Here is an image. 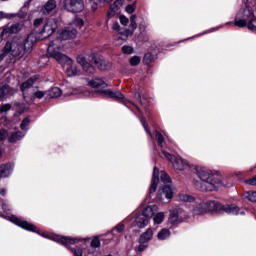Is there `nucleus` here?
<instances>
[{
  "label": "nucleus",
  "mask_w": 256,
  "mask_h": 256,
  "mask_svg": "<svg viewBox=\"0 0 256 256\" xmlns=\"http://www.w3.org/2000/svg\"><path fill=\"white\" fill-rule=\"evenodd\" d=\"M45 95H47V92H43V91L32 92V97H36V99H43Z\"/></svg>",
  "instance_id": "c03bdc74"
},
{
  "label": "nucleus",
  "mask_w": 256,
  "mask_h": 256,
  "mask_svg": "<svg viewBox=\"0 0 256 256\" xmlns=\"http://www.w3.org/2000/svg\"><path fill=\"white\" fill-rule=\"evenodd\" d=\"M76 61L78 65H81L82 69H84L86 73H90V74L95 73V68L91 64H89L87 60H85V57L78 56L76 58Z\"/></svg>",
  "instance_id": "b1692460"
},
{
  "label": "nucleus",
  "mask_w": 256,
  "mask_h": 256,
  "mask_svg": "<svg viewBox=\"0 0 256 256\" xmlns=\"http://www.w3.org/2000/svg\"><path fill=\"white\" fill-rule=\"evenodd\" d=\"M83 24L84 22H83V19L81 18H75L73 20V25H76L77 27H83Z\"/></svg>",
  "instance_id": "6e6d98bb"
},
{
  "label": "nucleus",
  "mask_w": 256,
  "mask_h": 256,
  "mask_svg": "<svg viewBox=\"0 0 256 256\" xmlns=\"http://www.w3.org/2000/svg\"><path fill=\"white\" fill-rule=\"evenodd\" d=\"M233 23L240 29L247 27L249 31L256 33V0H242Z\"/></svg>",
  "instance_id": "7ed1b4c3"
},
{
  "label": "nucleus",
  "mask_w": 256,
  "mask_h": 256,
  "mask_svg": "<svg viewBox=\"0 0 256 256\" xmlns=\"http://www.w3.org/2000/svg\"><path fill=\"white\" fill-rule=\"evenodd\" d=\"M152 221L154 226L161 225L165 221V212H157Z\"/></svg>",
  "instance_id": "473e14b6"
},
{
  "label": "nucleus",
  "mask_w": 256,
  "mask_h": 256,
  "mask_svg": "<svg viewBox=\"0 0 256 256\" xmlns=\"http://www.w3.org/2000/svg\"><path fill=\"white\" fill-rule=\"evenodd\" d=\"M125 231V226L123 224H118L112 229V235H117V233H123Z\"/></svg>",
  "instance_id": "a19ab883"
},
{
  "label": "nucleus",
  "mask_w": 256,
  "mask_h": 256,
  "mask_svg": "<svg viewBox=\"0 0 256 256\" xmlns=\"http://www.w3.org/2000/svg\"><path fill=\"white\" fill-rule=\"evenodd\" d=\"M35 81H37V76L31 77L21 84L20 91H22L24 99H33V85Z\"/></svg>",
  "instance_id": "ddd939ff"
},
{
  "label": "nucleus",
  "mask_w": 256,
  "mask_h": 256,
  "mask_svg": "<svg viewBox=\"0 0 256 256\" xmlns=\"http://www.w3.org/2000/svg\"><path fill=\"white\" fill-rule=\"evenodd\" d=\"M157 211H159V207L157 205H149L146 206L143 211H142V215L146 218V219H151L154 217V215L157 213Z\"/></svg>",
  "instance_id": "393cba45"
},
{
  "label": "nucleus",
  "mask_w": 256,
  "mask_h": 256,
  "mask_svg": "<svg viewBox=\"0 0 256 256\" xmlns=\"http://www.w3.org/2000/svg\"><path fill=\"white\" fill-rule=\"evenodd\" d=\"M27 53L25 48V38L14 37L11 42H7L0 54V61H3L5 57H23Z\"/></svg>",
  "instance_id": "423d86ee"
},
{
  "label": "nucleus",
  "mask_w": 256,
  "mask_h": 256,
  "mask_svg": "<svg viewBox=\"0 0 256 256\" xmlns=\"http://www.w3.org/2000/svg\"><path fill=\"white\" fill-rule=\"evenodd\" d=\"M245 185H250L252 187H256V176H254L253 178L244 180Z\"/></svg>",
  "instance_id": "09e8293b"
},
{
  "label": "nucleus",
  "mask_w": 256,
  "mask_h": 256,
  "mask_svg": "<svg viewBox=\"0 0 256 256\" xmlns=\"http://www.w3.org/2000/svg\"><path fill=\"white\" fill-rule=\"evenodd\" d=\"M77 37V29L66 27L58 31L54 40L48 46L47 57L61 55L66 49L67 41Z\"/></svg>",
  "instance_id": "20e7f679"
},
{
  "label": "nucleus",
  "mask_w": 256,
  "mask_h": 256,
  "mask_svg": "<svg viewBox=\"0 0 256 256\" xmlns=\"http://www.w3.org/2000/svg\"><path fill=\"white\" fill-rule=\"evenodd\" d=\"M2 209H3L4 213H7V211H11V206L9 205V203L3 202Z\"/></svg>",
  "instance_id": "13d9d810"
},
{
  "label": "nucleus",
  "mask_w": 256,
  "mask_h": 256,
  "mask_svg": "<svg viewBox=\"0 0 256 256\" xmlns=\"http://www.w3.org/2000/svg\"><path fill=\"white\" fill-rule=\"evenodd\" d=\"M158 241H167L171 238V230L169 228H162L156 235Z\"/></svg>",
  "instance_id": "c85d7f7f"
},
{
  "label": "nucleus",
  "mask_w": 256,
  "mask_h": 256,
  "mask_svg": "<svg viewBox=\"0 0 256 256\" xmlns=\"http://www.w3.org/2000/svg\"><path fill=\"white\" fill-rule=\"evenodd\" d=\"M14 169L15 164L11 162L0 165V177H10V175L13 174Z\"/></svg>",
  "instance_id": "412c9836"
},
{
  "label": "nucleus",
  "mask_w": 256,
  "mask_h": 256,
  "mask_svg": "<svg viewBox=\"0 0 256 256\" xmlns=\"http://www.w3.org/2000/svg\"><path fill=\"white\" fill-rule=\"evenodd\" d=\"M131 35H133V30L125 29L120 31V33L116 34L114 37L116 45H123Z\"/></svg>",
  "instance_id": "a211bd4d"
},
{
  "label": "nucleus",
  "mask_w": 256,
  "mask_h": 256,
  "mask_svg": "<svg viewBox=\"0 0 256 256\" xmlns=\"http://www.w3.org/2000/svg\"><path fill=\"white\" fill-rule=\"evenodd\" d=\"M3 217L4 219H7V221L14 223V225H17V227L25 229V231L37 233L41 237H44V239H49L50 241H54L59 245H63V247H66V249H69L71 251L73 256H83L85 255V253H87V250L85 251V247H87V243L91 241V238L89 237H69L58 235L55 233L40 232L33 223H30L27 220H23L15 215L8 214Z\"/></svg>",
  "instance_id": "f257e3e1"
},
{
  "label": "nucleus",
  "mask_w": 256,
  "mask_h": 256,
  "mask_svg": "<svg viewBox=\"0 0 256 256\" xmlns=\"http://www.w3.org/2000/svg\"><path fill=\"white\" fill-rule=\"evenodd\" d=\"M168 223L172 225V227H175V225H179L180 223H183L182 219L175 215V213L170 212V216L168 218Z\"/></svg>",
  "instance_id": "72a5a7b5"
},
{
  "label": "nucleus",
  "mask_w": 256,
  "mask_h": 256,
  "mask_svg": "<svg viewBox=\"0 0 256 256\" xmlns=\"http://www.w3.org/2000/svg\"><path fill=\"white\" fill-rule=\"evenodd\" d=\"M135 99H137L138 101H141V94H139V92H136L134 95Z\"/></svg>",
  "instance_id": "0e129e2a"
},
{
  "label": "nucleus",
  "mask_w": 256,
  "mask_h": 256,
  "mask_svg": "<svg viewBox=\"0 0 256 256\" xmlns=\"http://www.w3.org/2000/svg\"><path fill=\"white\" fill-rule=\"evenodd\" d=\"M22 26L20 23H14V24H7L3 31L0 34V37H5V35H13L15 33H19Z\"/></svg>",
  "instance_id": "f3484780"
},
{
  "label": "nucleus",
  "mask_w": 256,
  "mask_h": 256,
  "mask_svg": "<svg viewBox=\"0 0 256 256\" xmlns=\"http://www.w3.org/2000/svg\"><path fill=\"white\" fill-rule=\"evenodd\" d=\"M29 125H31V119H29V117H26L22 120L20 124V129H22V131H25L24 133H26L29 131Z\"/></svg>",
  "instance_id": "4c0bfd02"
},
{
  "label": "nucleus",
  "mask_w": 256,
  "mask_h": 256,
  "mask_svg": "<svg viewBox=\"0 0 256 256\" xmlns=\"http://www.w3.org/2000/svg\"><path fill=\"white\" fill-rule=\"evenodd\" d=\"M119 11V1H115L112 5H110V9L108 11V19L111 17H115V13Z\"/></svg>",
  "instance_id": "c9c22d12"
},
{
  "label": "nucleus",
  "mask_w": 256,
  "mask_h": 256,
  "mask_svg": "<svg viewBox=\"0 0 256 256\" xmlns=\"http://www.w3.org/2000/svg\"><path fill=\"white\" fill-rule=\"evenodd\" d=\"M13 17H15V14H7L0 11V19H13Z\"/></svg>",
  "instance_id": "603ef678"
},
{
  "label": "nucleus",
  "mask_w": 256,
  "mask_h": 256,
  "mask_svg": "<svg viewBox=\"0 0 256 256\" xmlns=\"http://www.w3.org/2000/svg\"><path fill=\"white\" fill-rule=\"evenodd\" d=\"M130 27L132 31H135V29H137V15H132L130 17Z\"/></svg>",
  "instance_id": "37998d69"
},
{
  "label": "nucleus",
  "mask_w": 256,
  "mask_h": 256,
  "mask_svg": "<svg viewBox=\"0 0 256 256\" xmlns=\"http://www.w3.org/2000/svg\"><path fill=\"white\" fill-rule=\"evenodd\" d=\"M153 61H155V55H153V53L148 52L144 55L143 62L145 63V65H151Z\"/></svg>",
  "instance_id": "58836bf2"
},
{
  "label": "nucleus",
  "mask_w": 256,
  "mask_h": 256,
  "mask_svg": "<svg viewBox=\"0 0 256 256\" xmlns=\"http://www.w3.org/2000/svg\"><path fill=\"white\" fill-rule=\"evenodd\" d=\"M57 31V20L56 19H48L43 24L42 29L39 31L40 39H49L51 35H53Z\"/></svg>",
  "instance_id": "9b49d317"
},
{
  "label": "nucleus",
  "mask_w": 256,
  "mask_h": 256,
  "mask_svg": "<svg viewBox=\"0 0 256 256\" xmlns=\"http://www.w3.org/2000/svg\"><path fill=\"white\" fill-rule=\"evenodd\" d=\"M191 213L195 216L207 214V208L205 207V202L197 201L192 206Z\"/></svg>",
  "instance_id": "aec40b11"
},
{
  "label": "nucleus",
  "mask_w": 256,
  "mask_h": 256,
  "mask_svg": "<svg viewBox=\"0 0 256 256\" xmlns=\"http://www.w3.org/2000/svg\"><path fill=\"white\" fill-rule=\"evenodd\" d=\"M64 7L69 13H82L85 9L84 0H64Z\"/></svg>",
  "instance_id": "f8f14e48"
},
{
  "label": "nucleus",
  "mask_w": 256,
  "mask_h": 256,
  "mask_svg": "<svg viewBox=\"0 0 256 256\" xmlns=\"http://www.w3.org/2000/svg\"><path fill=\"white\" fill-rule=\"evenodd\" d=\"M244 197L248 201H251V203H256V191L246 192Z\"/></svg>",
  "instance_id": "ea45409f"
},
{
  "label": "nucleus",
  "mask_w": 256,
  "mask_h": 256,
  "mask_svg": "<svg viewBox=\"0 0 256 256\" xmlns=\"http://www.w3.org/2000/svg\"><path fill=\"white\" fill-rule=\"evenodd\" d=\"M206 213H221V211H224V213H228V215H245V210L243 208H239L235 204H226L223 205L216 201H208L204 202Z\"/></svg>",
  "instance_id": "0eeeda50"
},
{
  "label": "nucleus",
  "mask_w": 256,
  "mask_h": 256,
  "mask_svg": "<svg viewBox=\"0 0 256 256\" xmlns=\"http://www.w3.org/2000/svg\"><path fill=\"white\" fill-rule=\"evenodd\" d=\"M43 23V18H37L34 20V26L39 27Z\"/></svg>",
  "instance_id": "052dcab7"
},
{
  "label": "nucleus",
  "mask_w": 256,
  "mask_h": 256,
  "mask_svg": "<svg viewBox=\"0 0 256 256\" xmlns=\"http://www.w3.org/2000/svg\"><path fill=\"white\" fill-rule=\"evenodd\" d=\"M99 247H101V240H99V236H94L90 242V247L86 248L84 256H99L97 252Z\"/></svg>",
  "instance_id": "2eb2a0df"
},
{
  "label": "nucleus",
  "mask_w": 256,
  "mask_h": 256,
  "mask_svg": "<svg viewBox=\"0 0 256 256\" xmlns=\"http://www.w3.org/2000/svg\"><path fill=\"white\" fill-rule=\"evenodd\" d=\"M135 9H137V6L135 5V3L129 4L126 6V12H128L129 15H131L132 13H135Z\"/></svg>",
  "instance_id": "49530a36"
},
{
  "label": "nucleus",
  "mask_w": 256,
  "mask_h": 256,
  "mask_svg": "<svg viewBox=\"0 0 256 256\" xmlns=\"http://www.w3.org/2000/svg\"><path fill=\"white\" fill-rule=\"evenodd\" d=\"M89 61L91 63H95L96 67L101 71H107V69H111V63L101 57L97 58V55L91 54L89 56Z\"/></svg>",
  "instance_id": "4468645a"
},
{
  "label": "nucleus",
  "mask_w": 256,
  "mask_h": 256,
  "mask_svg": "<svg viewBox=\"0 0 256 256\" xmlns=\"http://www.w3.org/2000/svg\"><path fill=\"white\" fill-rule=\"evenodd\" d=\"M52 58L55 59L60 65H66L68 66L66 68V74L68 77H76V75H79V70L77 69V66L73 63V60L69 58L65 54H54L52 56H47L40 59V63H43V61H48V59Z\"/></svg>",
  "instance_id": "1a4fd4ad"
},
{
  "label": "nucleus",
  "mask_w": 256,
  "mask_h": 256,
  "mask_svg": "<svg viewBox=\"0 0 256 256\" xmlns=\"http://www.w3.org/2000/svg\"><path fill=\"white\" fill-rule=\"evenodd\" d=\"M160 179L164 186L159 189L157 197L159 201L165 203L166 199V203H169L173 199V195H175V186L171 183V178L165 171L160 173Z\"/></svg>",
  "instance_id": "6e6552de"
},
{
  "label": "nucleus",
  "mask_w": 256,
  "mask_h": 256,
  "mask_svg": "<svg viewBox=\"0 0 256 256\" xmlns=\"http://www.w3.org/2000/svg\"><path fill=\"white\" fill-rule=\"evenodd\" d=\"M157 185H159V169H157V167H154L152 182L150 186V193H155L157 191Z\"/></svg>",
  "instance_id": "cd10ccee"
},
{
  "label": "nucleus",
  "mask_w": 256,
  "mask_h": 256,
  "mask_svg": "<svg viewBox=\"0 0 256 256\" xmlns=\"http://www.w3.org/2000/svg\"><path fill=\"white\" fill-rule=\"evenodd\" d=\"M101 95L104 97H109L110 99H117V101H122L124 105L127 103V99H125V96L119 91H115L113 89H105L100 90Z\"/></svg>",
  "instance_id": "dca6fc26"
},
{
  "label": "nucleus",
  "mask_w": 256,
  "mask_h": 256,
  "mask_svg": "<svg viewBox=\"0 0 256 256\" xmlns=\"http://www.w3.org/2000/svg\"><path fill=\"white\" fill-rule=\"evenodd\" d=\"M37 39V33L35 32L30 33L26 39L24 38L26 53H31V51H33V45L37 43Z\"/></svg>",
  "instance_id": "6ab92c4d"
},
{
  "label": "nucleus",
  "mask_w": 256,
  "mask_h": 256,
  "mask_svg": "<svg viewBox=\"0 0 256 256\" xmlns=\"http://www.w3.org/2000/svg\"><path fill=\"white\" fill-rule=\"evenodd\" d=\"M15 117H19V115H22V113H25V111L27 110V107L25 106V104H21V103H16L15 104Z\"/></svg>",
  "instance_id": "e433bc0d"
},
{
  "label": "nucleus",
  "mask_w": 256,
  "mask_h": 256,
  "mask_svg": "<svg viewBox=\"0 0 256 256\" xmlns=\"http://www.w3.org/2000/svg\"><path fill=\"white\" fill-rule=\"evenodd\" d=\"M178 201H182L183 203H193L195 198L189 194L180 193L178 194Z\"/></svg>",
  "instance_id": "f704fd0d"
},
{
  "label": "nucleus",
  "mask_w": 256,
  "mask_h": 256,
  "mask_svg": "<svg viewBox=\"0 0 256 256\" xmlns=\"http://www.w3.org/2000/svg\"><path fill=\"white\" fill-rule=\"evenodd\" d=\"M132 222L135 223L139 229H145V227L149 225V219L143 214H136V216L132 218Z\"/></svg>",
  "instance_id": "4be33fe9"
},
{
  "label": "nucleus",
  "mask_w": 256,
  "mask_h": 256,
  "mask_svg": "<svg viewBox=\"0 0 256 256\" xmlns=\"http://www.w3.org/2000/svg\"><path fill=\"white\" fill-rule=\"evenodd\" d=\"M89 85L94 87V89H105V87H107V82L103 79L95 78L89 82Z\"/></svg>",
  "instance_id": "c756f323"
},
{
  "label": "nucleus",
  "mask_w": 256,
  "mask_h": 256,
  "mask_svg": "<svg viewBox=\"0 0 256 256\" xmlns=\"http://www.w3.org/2000/svg\"><path fill=\"white\" fill-rule=\"evenodd\" d=\"M149 26V24L145 21V20H142L140 23H139V29L140 31H146L147 27Z\"/></svg>",
  "instance_id": "5fc2aeb1"
},
{
  "label": "nucleus",
  "mask_w": 256,
  "mask_h": 256,
  "mask_svg": "<svg viewBox=\"0 0 256 256\" xmlns=\"http://www.w3.org/2000/svg\"><path fill=\"white\" fill-rule=\"evenodd\" d=\"M122 51H123V53H125V55H131L133 53L134 49L131 46L125 45L122 47Z\"/></svg>",
  "instance_id": "de8ad7c7"
},
{
  "label": "nucleus",
  "mask_w": 256,
  "mask_h": 256,
  "mask_svg": "<svg viewBox=\"0 0 256 256\" xmlns=\"http://www.w3.org/2000/svg\"><path fill=\"white\" fill-rule=\"evenodd\" d=\"M155 235V230L149 227L145 232H143L138 239V246L134 247V251L136 253H143V251H147L149 248V241L153 240V236Z\"/></svg>",
  "instance_id": "9d476101"
},
{
  "label": "nucleus",
  "mask_w": 256,
  "mask_h": 256,
  "mask_svg": "<svg viewBox=\"0 0 256 256\" xmlns=\"http://www.w3.org/2000/svg\"><path fill=\"white\" fill-rule=\"evenodd\" d=\"M154 135L159 147L162 149V155H164L165 159L172 164L175 171H187V169L193 170L195 164L189 162V160L181 158L180 156H173L169 152L165 151V149H167V142L165 141V135L163 133L155 131Z\"/></svg>",
  "instance_id": "39448f33"
},
{
  "label": "nucleus",
  "mask_w": 256,
  "mask_h": 256,
  "mask_svg": "<svg viewBox=\"0 0 256 256\" xmlns=\"http://www.w3.org/2000/svg\"><path fill=\"white\" fill-rule=\"evenodd\" d=\"M112 29H113V31H116L117 33H121V31H125V29H121L119 22H114L112 25Z\"/></svg>",
  "instance_id": "3c124183"
},
{
  "label": "nucleus",
  "mask_w": 256,
  "mask_h": 256,
  "mask_svg": "<svg viewBox=\"0 0 256 256\" xmlns=\"http://www.w3.org/2000/svg\"><path fill=\"white\" fill-rule=\"evenodd\" d=\"M72 95H79V92H78L77 90H74V91L72 92Z\"/></svg>",
  "instance_id": "338daca9"
},
{
  "label": "nucleus",
  "mask_w": 256,
  "mask_h": 256,
  "mask_svg": "<svg viewBox=\"0 0 256 256\" xmlns=\"http://www.w3.org/2000/svg\"><path fill=\"white\" fill-rule=\"evenodd\" d=\"M170 213H175V215L182 221L187 219V212H185V210L179 206H176L174 209H172Z\"/></svg>",
  "instance_id": "2f4dec72"
},
{
  "label": "nucleus",
  "mask_w": 256,
  "mask_h": 256,
  "mask_svg": "<svg viewBox=\"0 0 256 256\" xmlns=\"http://www.w3.org/2000/svg\"><path fill=\"white\" fill-rule=\"evenodd\" d=\"M26 133L21 131L11 132L7 134L9 143H17L25 138Z\"/></svg>",
  "instance_id": "bb28decb"
},
{
  "label": "nucleus",
  "mask_w": 256,
  "mask_h": 256,
  "mask_svg": "<svg viewBox=\"0 0 256 256\" xmlns=\"http://www.w3.org/2000/svg\"><path fill=\"white\" fill-rule=\"evenodd\" d=\"M129 63L132 67H137V65H139V63H141V57L133 56L130 58Z\"/></svg>",
  "instance_id": "79ce46f5"
},
{
  "label": "nucleus",
  "mask_w": 256,
  "mask_h": 256,
  "mask_svg": "<svg viewBox=\"0 0 256 256\" xmlns=\"http://www.w3.org/2000/svg\"><path fill=\"white\" fill-rule=\"evenodd\" d=\"M11 109V105L9 104H4L0 107L1 113H7Z\"/></svg>",
  "instance_id": "4d7b16f0"
},
{
  "label": "nucleus",
  "mask_w": 256,
  "mask_h": 256,
  "mask_svg": "<svg viewBox=\"0 0 256 256\" xmlns=\"http://www.w3.org/2000/svg\"><path fill=\"white\" fill-rule=\"evenodd\" d=\"M57 8V1L48 0L44 5L40 8V13L42 15H50L54 9Z\"/></svg>",
  "instance_id": "5701e85b"
},
{
  "label": "nucleus",
  "mask_w": 256,
  "mask_h": 256,
  "mask_svg": "<svg viewBox=\"0 0 256 256\" xmlns=\"http://www.w3.org/2000/svg\"><path fill=\"white\" fill-rule=\"evenodd\" d=\"M91 9H92V11H97V9H99V4H97V2H94V3L91 5Z\"/></svg>",
  "instance_id": "680f3d73"
},
{
  "label": "nucleus",
  "mask_w": 256,
  "mask_h": 256,
  "mask_svg": "<svg viewBox=\"0 0 256 256\" xmlns=\"http://www.w3.org/2000/svg\"><path fill=\"white\" fill-rule=\"evenodd\" d=\"M192 171L196 177L201 181L195 183V187L200 191H217L219 187H231V183L219 177H215L217 171L211 170L205 166L195 165Z\"/></svg>",
  "instance_id": "f03ea898"
},
{
  "label": "nucleus",
  "mask_w": 256,
  "mask_h": 256,
  "mask_svg": "<svg viewBox=\"0 0 256 256\" xmlns=\"http://www.w3.org/2000/svg\"><path fill=\"white\" fill-rule=\"evenodd\" d=\"M62 94H63V91H61L59 87H53L52 89L46 91V95L50 99H57V97H61Z\"/></svg>",
  "instance_id": "7c9ffc66"
},
{
  "label": "nucleus",
  "mask_w": 256,
  "mask_h": 256,
  "mask_svg": "<svg viewBox=\"0 0 256 256\" xmlns=\"http://www.w3.org/2000/svg\"><path fill=\"white\" fill-rule=\"evenodd\" d=\"M223 25L214 27V28H210L209 30L204 31L203 33H201L200 35H207V33H213L214 31H219V29H222ZM200 35H198L197 37H200Z\"/></svg>",
  "instance_id": "a18cd8bd"
},
{
  "label": "nucleus",
  "mask_w": 256,
  "mask_h": 256,
  "mask_svg": "<svg viewBox=\"0 0 256 256\" xmlns=\"http://www.w3.org/2000/svg\"><path fill=\"white\" fill-rule=\"evenodd\" d=\"M0 195H2V197H5V195H7V189L2 188V189L0 190Z\"/></svg>",
  "instance_id": "e2e57ef3"
},
{
  "label": "nucleus",
  "mask_w": 256,
  "mask_h": 256,
  "mask_svg": "<svg viewBox=\"0 0 256 256\" xmlns=\"http://www.w3.org/2000/svg\"><path fill=\"white\" fill-rule=\"evenodd\" d=\"M140 123L144 127V130L147 133L148 137H152L151 132L149 131V127L147 126V123H145V119L141 118Z\"/></svg>",
  "instance_id": "8fccbe9b"
},
{
  "label": "nucleus",
  "mask_w": 256,
  "mask_h": 256,
  "mask_svg": "<svg viewBox=\"0 0 256 256\" xmlns=\"http://www.w3.org/2000/svg\"><path fill=\"white\" fill-rule=\"evenodd\" d=\"M231 23H232V22H227V23H225L224 25H231Z\"/></svg>",
  "instance_id": "774afa93"
},
{
  "label": "nucleus",
  "mask_w": 256,
  "mask_h": 256,
  "mask_svg": "<svg viewBox=\"0 0 256 256\" xmlns=\"http://www.w3.org/2000/svg\"><path fill=\"white\" fill-rule=\"evenodd\" d=\"M83 95L84 97H93V93L90 92H84Z\"/></svg>",
  "instance_id": "69168bd1"
},
{
  "label": "nucleus",
  "mask_w": 256,
  "mask_h": 256,
  "mask_svg": "<svg viewBox=\"0 0 256 256\" xmlns=\"http://www.w3.org/2000/svg\"><path fill=\"white\" fill-rule=\"evenodd\" d=\"M119 19L121 25H124V27H127V25H129V18L125 17L124 15H121Z\"/></svg>",
  "instance_id": "864d4df0"
},
{
  "label": "nucleus",
  "mask_w": 256,
  "mask_h": 256,
  "mask_svg": "<svg viewBox=\"0 0 256 256\" xmlns=\"http://www.w3.org/2000/svg\"><path fill=\"white\" fill-rule=\"evenodd\" d=\"M6 138H7V131L0 130V141H3Z\"/></svg>",
  "instance_id": "bf43d9fd"
},
{
  "label": "nucleus",
  "mask_w": 256,
  "mask_h": 256,
  "mask_svg": "<svg viewBox=\"0 0 256 256\" xmlns=\"http://www.w3.org/2000/svg\"><path fill=\"white\" fill-rule=\"evenodd\" d=\"M15 93H17V90L11 88L9 85L0 87V101H3L5 97H10V95H15Z\"/></svg>",
  "instance_id": "a878e982"
}]
</instances>
